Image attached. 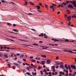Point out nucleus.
Here are the masks:
<instances>
[{
  "instance_id": "nucleus-1",
  "label": "nucleus",
  "mask_w": 76,
  "mask_h": 76,
  "mask_svg": "<svg viewBox=\"0 0 76 76\" xmlns=\"http://www.w3.org/2000/svg\"><path fill=\"white\" fill-rule=\"evenodd\" d=\"M57 7V6L54 4H53L52 6L50 7V8L52 9V11L53 12H54V11L55 10L54 9L56 8V7Z\"/></svg>"
},
{
  "instance_id": "nucleus-2",
  "label": "nucleus",
  "mask_w": 76,
  "mask_h": 76,
  "mask_svg": "<svg viewBox=\"0 0 76 76\" xmlns=\"http://www.w3.org/2000/svg\"><path fill=\"white\" fill-rule=\"evenodd\" d=\"M70 2L72 3V4L73 5V6H74V7H76V1L75 0H74L73 1H70Z\"/></svg>"
},
{
  "instance_id": "nucleus-3",
  "label": "nucleus",
  "mask_w": 76,
  "mask_h": 76,
  "mask_svg": "<svg viewBox=\"0 0 76 76\" xmlns=\"http://www.w3.org/2000/svg\"><path fill=\"white\" fill-rule=\"evenodd\" d=\"M60 64H61L60 66L59 67L60 68H64V63L63 62H61Z\"/></svg>"
},
{
  "instance_id": "nucleus-4",
  "label": "nucleus",
  "mask_w": 76,
  "mask_h": 76,
  "mask_svg": "<svg viewBox=\"0 0 76 76\" xmlns=\"http://www.w3.org/2000/svg\"><path fill=\"white\" fill-rule=\"evenodd\" d=\"M65 17H66V18H68V19H71V18H72V17L70 16H68L67 15L65 14Z\"/></svg>"
},
{
  "instance_id": "nucleus-5",
  "label": "nucleus",
  "mask_w": 76,
  "mask_h": 76,
  "mask_svg": "<svg viewBox=\"0 0 76 76\" xmlns=\"http://www.w3.org/2000/svg\"><path fill=\"white\" fill-rule=\"evenodd\" d=\"M55 66H53L51 67V68L52 70H53V72H56V70H55Z\"/></svg>"
},
{
  "instance_id": "nucleus-6",
  "label": "nucleus",
  "mask_w": 76,
  "mask_h": 76,
  "mask_svg": "<svg viewBox=\"0 0 76 76\" xmlns=\"http://www.w3.org/2000/svg\"><path fill=\"white\" fill-rule=\"evenodd\" d=\"M71 67L72 69H76V66L74 65H72L71 66Z\"/></svg>"
},
{
  "instance_id": "nucleus-7",
  "label": "nucleus",
  "mask_w": 76,
  "mask_h": 76,
  "mask_svg": "<svg viewBox=\"0 0 76 76\" xmlns=\"http://www.w3.org/2000/svg\"><path fill=\"white\" fill-rule=\"evenodd\" d=\"M8 54L7 53H4V57H5L6 58H8V56H7Z\"/></svg>"
},
{
  "instance_id": "nucleus-8",
  "label": "nucleus",
  "mask_w": 76,
  "mask_h": 76,
  "mask_svg": "<svg viewBox=\"0 0 76 76\" xmlns=\"http://www.w3.org/2000/svg\"><path fill=\"white\" fill-rule=\"evenodd\" d=\"M68 8H71V9H73V5H72L71 4H69L68 5Z\"/></svg>"
},
{
  "instance_id": "nucleus-9",
  "label": "nucleus",
  "mask_w": 76,
  "mask_h": 76,
  "mask_svg": "<svg viewBox=\"0 0 76 76\" xmlns=\"http://www.w3.org/2000/svg\"><path fill=\"white\" fill-rule=\"evenodd\" d=\"M42 64V65H44L45 63V61H42L41 62Z\"/></svg>"
},
{
  "instance_id": "nucleus-10",
  "label": "nucleus",
  "mask_w": 76,
  "mask_h": 76,
  "mask_svg": "<svg viewBox=\"0 0 76 76\" xmlns=\"http://www.w3.org/2000/svg\"><path fill=\"white\" fill-rule=\"evenodd\" d=\"M32 74V75L34 76H37L36 75H37V73H36V72H35L34 73L33 72H31Z\"/></svg>"
},
{
  "instance_id": "nucleus-11",
  "label": "nucleus",
  "mask_w": 76,
  "mask_h": 76,
  "mask_svg": "<svg viewBox=\"0 0 76 76\" xmlns=\"http://www.w3.org/2000/svg\"><path fill=\"white\" fill-rule=\"evenodd\" d=\"M64 67H65V68H66V70H68V69H69L68 66H67V64H64Z\"/></svg>"
},
{
  "instance_id": "nucleus-12",
  "label": "nucleus",
  "mask_w": 76,
  "mask_h": 76,
  "mask_svg": "<svg viewBox=\"0 0 76 76\" xmlns=\"http://www.w3.org/2000/svg\"><path fill=\"white\" fill-rule=\"evenodd\" d=\"M47 64H50V63H51V61H50V60L48 59V60L47 61Z\"/></svg>"
},
{
  "instance_id": "nucleus-13",
  "label": "nucleus",
  "mask_w": 76,
  "mask_h": 76,
  "mask_svg": "<svg viewBox=\"0 0 76 76\" xmlns=\"http://www.w3.org/2000/svg\"><path fill=\"white\" fill-rule=\"evenodd\" d=\"M44 35V34L41 33L39 35V37H42Z\"/></svg>"
},
{
  "instance_id": "nucleus-14",
  "label": "nucleus",
  "mask_w": 76,
  "mask_h": 76,
  "mask_svg": "<svg viewBox=\"0 0 76 76\" xmlns=\"http://www.w3.org/2000/svg\"><path fill=\"white\" fill-rule=\"evenodd\" d=\"M13 31H14L15 32H18V30L16 29H14L12 30Z\"/></svg>"
},
{
  "instance_id": "nucleus-15",
  "label": "nucleus",
  "mask_w": 76,
  "mask_h": 76,
  "mask_svg": "<svg viewBox=\"0 0 76 76\" xmlns=\"http://www.w3.org/2000/svg\"><path fill=\"white\" fill-rule=\"evenodd\" d=\"M66 11L68 13V14H70V10H66Z\"/></svg>"
},
{
  "instance_id": "nucleus-16",
  "label": "nucleus",
  "mask_w": 76,
  "mask_h": 76,
  "mask_svg": "<svg viewBox=\"0 0 76 76\" xmlns=\"http://www.w3.org/2000/svg\"><path fill=\"white\" fill-rule=\"evenodd\" d=\"M55 63H56V65H59L60 63H59V62H55Z\"/></svg>"
},
{
  "instance_id": "nucleus-17",
  "label": "nucleus",
  "mask_w": 76,
  "mask_h": 76,
  "mask_svg": "<svg viewBox=\"0 0 76 76\" xmlns=\"http://www.w3.org/2000/svg\"><path fill=\"white\" fill-rule=\"evenodd\" d=\"M36 7L37 8V9H39V10L40 9V7H39V6L37 5L36 6Z\"/></svg>"
},
{
  "instance_id": "nucleus-18",
  "label": "nucleus",
  "mask_w": 76,
  "mask_h": 76,
  "mask_svg": "<svg viewBox=\"0 0 76 76\" xmlns=\"http://www.w3.org/2000/svg\"><path fill=\"white\" fill-rule=\"evenodd\" d=\"M26 75H28V76H30V75H31V73L29 72H26Z\"/></svg>"
},
{
  "instance_id": "nucleus-19",
  "label": "nucleus",
  "mask_w": 76,
  "mask_h": 76,
  "mask_svg": "<svg viewBox=\"0 0 76 76\" xmlns=\"http://www.w3.org/2000/svg\"><path fill=\"white\" fill-rule=\"evenodd\" d=\"M30 4H31V5H35V4L32 2H30Z\"/></svg>"
},
{
  "instance_id": "nucleus-20",
  "label": "nucleus",
  "mask_w": 76,
  "mask_h": 76,
  "mask_svg": "<svg viewBox=\"0 0 76 76\" xmlns=\"http://www.w3.org/2000/svg\"><path fill=\"white\" fill-rule=\"evenodd\" d=\"M36 60H40L41 59V58H40L39 57H36Z\"/></svg>"
},
{
  "instance_id": "nucleus-21",
  "label": "nucleus",
  "mask_w": 76,
  "mask_h": 76,
  "mask_svg": "<svg viewBox=\"0 0 76 76\" xmlns=\"http://www.w3.org/2000/svg\"><path fill=\"white\" fill-rule=\"evenodd\" d=\"M76 18V16L74 15L71 17V19H72V18Z\"/></svg>"
},
{
  "instance_id": "nucleus-22",
  "label": "nucleus",
  "mask_w": 76,
  "mask_h": 76,
  "mask_svg": "<svg viewBox=\"0 0 76 76\" xmlns=\"http://www.w3.org/2000/svg\"><path fill=\"white\" fill-rule=\"evenodd\" d=\"M27 14L28 15H34V14H32L31 13H27Z\"/></svg>"
},
{
  "instance_id": "nucleus-23",
  "label": "nucleus",
  "mask_w": 76,
  "mask_h": 76,
  "mask_svg": "<svg viewBox=\"0 0 76 76\" xmlns=\"http://www.w3.org/2000/svg\"><path fill=\"white\" fill-rule=\"evenodd\" d=\"M41 57H44L45 58H46V56H45V55H42Z\"/></svg>"
},
{
  "instance_id": "nucleus-24",
  "label": "nucleus",
  "mask_w": 76,
  "mask_h": 76,
  "mask_svg": "<svg viewBox=\"0 0 76 76\" xmlns=\"http://www.w3.org/2000/svg\"><path fill=\"white\" fill-rule=\"evenodd\" d=\"M14 64L15 65V66H19L18 64H16L15 63H14Z\"/></svg>"
},
{
  "instance_id": "nucleus-25",
  "label": "nucleus",
  "mask_w": 76,
  "mask_h": 76,
  "mask_svg": "<svg viewBox=\"0 0 76 76\" xmlns=\"http://www.w3.org/2000/svg\"><path fill=\"white\" fill-rule=\"evenodd\" d=\"M48 74H49V76H51V72H49L48 73Z\"/></svg>"
},
{
  "instance_id": "nucleus-26",
  "label": "nucleus",
  "mask_w": 76,
  "mask_h": 76,
  "mask_svg": "<svg viewBox=\"0 0 76 76\" xmlns=\"http://www.w3.org/2000/svg\"><path fill=\"white\" fill-rule=\"evenodd\" d=\"M24 57V55H22L20 56V57L21 58H23V57Z\"/></svg>"
},
{
  "instance_id": "nucleus-27",
  "label": "nucleus",
  "mask_w": 76,
  "mask_h": 76,
  "mask_svg": "<svg viewBox=\"0 0 76 76\" xmlns=\"http://www.w3.org/2000/svg\"><path fill=\"white\" fill-rule=\"evenodd\" d=\"M62 4H63L64 6H66V5H67V4H66V3L64 2H63L62 3Z\"/></svg>"
},
{
  "instance_id": "nucleus-28",
  "label": "nucleus",
  "mask_w": 76,
  "mask_h": 76,
  "mask_svg": "<svg viewBox=\"0 0 76 76\" xmlns=\"http://www.w3.org/2000/svg\"><path fill=\"white\" fill-rule=\"evenodd\" d=\"M68 52H69V53H73V51H72L71 50H68Z\"/></svg>"
},
{
  "instance_id": "nucleus-29",
  "label": "nucleus",
  "mask_w": 76,
  "mask_h": 76,
  "mask_svg": "<svg viewBox=\"0 0 76 76\" xmlns=\"http://www.w3.org/2000/svg\"><path fill=\"white\" fill-rule=\"evenodd\" d=\"M40 74H41V75H43V73H42L43 72L42 71H40Z\"/></svg>"
},
{
  "instance_id": "nucleus-30",
  "label": "nucleus",
  "mask_w": 76,
  "mask_h": 76,
  "mask_svg": "<svg viewBox=\"0 0 76 76\" xmlns=\"http://www.w3.org/2000/svg\"><path fill=\"white\" fill-rule=\"evenodd\" d=\"M31 61H32V62H35L36 61L35 60H31Z\"/></svg>"
},
{
  "instance_id": "nucleus-31",
  "label": "nucleus",
  "mask_w": 76,
  "mask_h": 76,
  "mask_svg": "<svg viewBox=\"0 0 76 76\" xmlns=\"http://www.w3.org/2000/svg\"><path fill=\"white\" fill-rule=\"evenodd\" d=\"M11 37L12 38H14V39H16L17 38V37H13L12 36H11Z\"/></svg>"
},
{
  "instance_id": "nucleus-32",
  "label": "nucleus",
  "mask_w": 76,
  "mask_h": 76,
  "mask_svg": "<svg viewBox=\"0 0 76 76\" xmlns=\"http://www.w3.org/2000/svg\"><path fill=\"white\" fill-rule=\"evenodd\" d=\"M69 69L70 70L71 69V67H70V65L68 66Z\"/></svg>"
},
{
  "instance_id": "nucleus-33",
  "label": "nucleus",
  "mask_w": 76,
  "mask_h": 76,
  "mask_svg": "<svg viewBox=\"0 0 76 76\" xmlns=\"http://www.w3.org/2000/svg\"><path fill=\"white\" fill-rule=\"evenodd\" d=\"M61 7H64V6H63V4H61Z\"/></svg>"
},
{
  "instance_id": "nucleus-34",
  "label": "nucleus",
  "mask_w": 76,
  "mask_h": 76,
  "mask_svg": "<svg viewBox=\"0 0 76 76\" xmlns=\"http://www.w3.org/2000/svg\"><path fill=\"white\" fill-rule=\"evenodd\" d=\"M27 4H28V2L26 1L25 2V5H27Z\"/></svg>"
},
{
  "instance_id": "nucleus-35",
  "label": "nucleus",
  "mask_w": 76,
  "mask_h": 76,
  "mask_svg": "<svg viewBox=\"0 0 76 76\" xmlns=\"http://www.w3.org/2000/svg\"><path fill=\"white\" fill-rule=\"evenodd\" d=\"M7 25L10 26V25H11V24L10 23H7Z\"/></svg>"
},
{
  "instance_id": "nucleus-36",
  "label": "nucleus",
  "mask_w": 76,
  "mask_h": 76,
  "mask_svg": "<svg viewBox=\"0 0 76 76\" xmlns=\"http://www.w3.org/2000/svg\"><path fill=\"white\" fill-rule=\"evenodd\" d=\"M33 45H36L37 46H38V45L37 44H34Z\"/></svg>"
},
{
  "instance_id": "nucleus-37",
  "label": "nucleus",
  "mask_w": 76,
  "mask_h": 76,
  "mask_svg": "<svg viewBox=\"0 0 76 76\" xmlns=\"http://www.w3.org/2000/svg\"><path fill=\"white\" fill-rule=\"evenodd\" d=\"M27 70H28V71H29V68L28 67H27Z\"/></svg>"
},
{
  "instance_id": "nucleus-38",
  "label": "nucleus",
  "mask_w": 76,
  "mask_h": 76,
  "mask_svg": "<svg viewBox=\"0 0 76 76\" xmlns=\"http://www.w3.org/2000/svg\"><path fill=\"white\" fill-rule=\"evenodd\" d=\"M70 24H71V22H69V23L68 24V26H69V25H70Z\"/></svg>"
},
{
  "instance_id": "nucleus-39",
  "label": "nucleus",
  "mask_w": 76,
  "mask_h": 76,
  "mask_svg": "<svg viewBox=\"0 0 76 76\" xmlns=\"http://www.w3.org/2000/svg\"><path fill=\"white\" fill-rule=\"evenodd\" d=\"M65 41H66V42H69V41L67 39H65Z\"/></svg>"
},
{
  "instance_id": "nucleus-40",
  "label": "nucleus",
  "mask_w": 76,
  "mask_h": 76,
  "mask_svg": "<svg viewBox=\"0 0 76 76\" xmlns=\"http://www.w3.org/2000/svg\"><path fill=\"white\" fill-rule=\"evenodd\" d=\"M18 63H20H20H21V61H18Z\"/></svg>"
},
{
  "instance_id": "nucleus-41",
  "label": "nucleus",
  "mask_w": 76,
  "mask_h": 76,
  "mask_svg": "<svg viewBox=\"0 0 76 76\" xmlns=\"http://www.w3.org/2000/svg\"><path fill=\"white\" fill-rule=\"evenodd\" d=\"M69 3V1H66V4H68V3Z\"/></svg>"
},
{
  "instance_id": "nucleus-42",
  "label": "nucleus",
  "mask_w": 76,
  "mask_h": 76,
  "mask_svg": "<svg viewBox=\"0 0 76 76\" xmlns=\"http://www.w3.org/2000/svg\"><path fill=\"white\" fill-rule=\"evenodd\" d=\"M63 51H65L66 52H68V51L69 50H63Z\"/></svg>"
},
{
  "instance_id": "nucleus-43",
  "label": "nucleus",
  "mask_w": 76,
  "mask_h": 76,
  "mask_svg": "<svg viewBox=\"0 0 76 76\" xmlns=\"http://www.w3.org/2000/svg\"><path fill=\"white\" fill-rule=\"evenodd\" d=\"M54 42H55V41H59V40H57V39H55L54 40Z\"/></svg>"
},
{
  "instance_id": "nucleus-44",
  "label": "nucleus",
  "mask_w": 76,
  "mask_h": 76,
  "mask_svg": "<svg viewBox=\"0 0 76 76\" xmlns=\"http://www.w3.org/2000/svg\"><path fill=\"white\" fill-rule=\"evenodd\" d=\"M37 10L38 11V12H42V11L41 10Z\"/></svg>"
},
{
  "instance_id": "nucleus-45",
  "label": "nucleus",
  "mask_w": 76,
  "mask_h": 76,
  "mask_svg": "<svg viewBox=\"0 0 76 76\" xmlns=\"http://www.w3.org/2000/svg\"><path fill=\"white\" fill-rule=\"evenodd\" d=\"M52 50V51H58V50H55V49Z\"/></svg>"
},
{
  "instance_id": "nucleus-46",
  "label": "nucleus",
  "mask_w": 76,
  "mask_h": 76,
  "mask_svg": "<svg viewBox=\"0 0 76 76\" xmlns=\"http://www.w3.org/2000/svg\"><path fill=\"white\" fill-rule=\"evenodd\" d=\"M1 1L2 2V3H5V1H4V0H2Z\"/></svg>"
},
{
  "instance_id": "nucleus-47",
  "label": "nucleus",
  "mask_w": 76,
  "mask_h": 76,
  "mask_svg": "<svg viewBox=\"0 0 76 76\" xmlns=\"http://www.w3.org/2000/svg\"><path fill=\"white\" fill-rule=\"evenodd\" d=\"M9 39V40H10V41H12V42H14V40H12L10 39Z\"/></svg>"
},
{
  "instance_id": "nucleus-48",
  "label": "nucleus",
  "mask_w": 76,
  "mask_h": 76,
  "mask_svg": "<svg viewBox=\"0 0 76 76\" xmlns=\"http://www.w3.org/2000/svg\"><path fill=\"white\" fill-rule=\"evenodd\" d=\"M23 72H26V71L25 69H23Z\"/></svg>"
},
{
  "instance_id": "nucleus-49",
  "label": "nucleus",
  "mask_w": 76,
  "mask_h": 76,
  "mask_svg": "<svg viewBox=\"0 0 76 76\" xmlns=\"http://www.w3.org/2000/svg\"><path fill=\"white\" fill-rule=\"evenodd\" d=\"M26 64V65H27V66H29L30 64H27V63H25Z\"/></svg>"
},
{
  "instance_id": "nucleus-50",
  "label": "nucleus",
  "mask_w": 76,
  "mask_h": 76,
  "mask_svg": "<svg viewBox=\"0 0 76 76\" xmlns=\"http://www.w3.org/2000/svg\"><path fill=\"white\" fill-rule=\"evenodd\" d=\"M39 42V43H43V42H42V41H40Z\"/></svg>"
},
{
  "instance_id": "nucleus-51",
  "label": "nucleus",
  "mask_w": 76,
  "mask_h": 76,
  "mask_svg": "<svg viewBox=\"0 0 76 76\" xmlns=\"http://www.w3.org/2000/svg\"><path fill=\"white\" fill-rule=\"evenodd\" d=\"M12 68H13V69H14L15 70V66H13V67H12Z\"/></svg>"
},
{
  "instance_id": "nucleus-52",
  "label": "nucleus",
  "mask_w": 76,
  "mask_h": 76,
  "mask_svg": "<svg viewBox=\"0 0 76 76\" xmlns=\"http://www.w3.org/2000/svg\"><path fill=\"white\" fill-rule=\"evenodd\" d=\"M43 72H47V71H46L45 69H44Z\"/></svg>"
},
{
  "instance_id": "nucleus-53",
  "label": "nucleus",
  "mask_w": 76,
  "mask_h": 76,
  "mask_svg": "<svg viewBox=\"0 0 76 76\" xmlns=\"http://www.w3.org/2000/svg\"><path fill=\"white\" fill-rule=\"evenodd\" d=\"M23 61H26V60L25 59H23Z\"/></svg>"
},
{
  "instance_id": "nucleus-54",
  "label": "nucleus",
  "mask_w": 76,
  "mask_h": 76,
  "mask_svg": "<svg viewBox=\"0 0 76 76\" xmlns=\"http://www.w3.org/2000/svg\"><path fill=\"white\" fill-rule=\"evenodd\" d=\"M65 72L66 73H68V70H66Z\"/></svg>"
},
{
  "instance_id": "nucleus-55",
  "label": "nucleus",
  "mask_w": 76,
  "mask_h": 76,
  "mask_svg": "<svg viewBox=\"0 0 76 76\" xmlns=\"http://www.w3.org/2000/svg\"><path fill=\"white\" fill-rule=\"evenodd\" d=\"M44 38H48V37L47 36H46L44 37Z\"/></svg>"
},
{
  "instance_id": "nucleus-56",
  "label": "nucleus",
  "mask_w": 76,
  "mask_h": 76,
  "mask_svg": "<svg viewBox=\"0 0 76 76\" xmlns=\"http://www.w3.org/2000/svg\"><path fill=\"white\" fill-rule=\"evenodd\" d=\"M57 73H58L57 72H55V75H56L57 74Z\"/></svg>"
},
{
  "instance_id": "nucleus-57",
  "label": "nucleus",
  "mask_w": 76,
  "mask_h": 76,
  "mask_svg": "<svg viewBox=\"0 0 76 76\" xmlns=\"http://www.w3.org/2000/svg\"><path fill=\"white\" fill-rule=\"evenodd\" d=\"M56 69H58V66H56Z\"/></svg>"
},
{
  "instance_id": "nucleus-58",
  "label": "nucleus",
  "mask_w": 76,
  "mask_h": 76,
  "mask_svg": "<svg viewBox=\"0 0 76 76\" xmlns=\"http://www.w3.org/2000/svg\"><path fill=\"white\" fill-rule=\"evenodd\" d=\"M31 66H34V64H31Z\"/></svg>"
},
{
  "instance_id": "nucleus-59",
  "label": "nucleus",
  "mask_w": 76,
  "mask_h": 76,
  "mask_svg": "<svg viewBox=\"0 0 76 76\" xmlns=\"http://www.w3.org/2000/svg\"><path fill=\"white\" fill-rule=\"evenodd\" d=\"M61 7V5H58V7Z\"/></svg>"
},
{
  "instance_id": "nucleus-60",
  "label": "nucleus",
  "mask_w": 76,
  "mask_h": 76,
  "mask_svg": "<svg viewBox=\"0 0 76 76\" xmlns=\"http://www.w3.org/2000/svg\"><path fill=\"white\" fill-rule=\"evenodd\" d=\"M38 69L39 70H40V69H41V67L39 66Z\"/></svg>"
},
{
  "instance_id": "nucleus-61",
  "label": "nucleus",
  "mask_w": 76,
  "mask_h": 76,
  "mask_svg": "<svg viewBox=\"0 0 76 76\" xmlns=\"http://www.w3.org/2000/svg\"><path fill=\"white\" fill-rule=\"evenodd\" d=\"M7 66H8L9 67H10V64H8Z\"/></svg>"
},
{
  "instance_id": "nucleus-62",
  "label": "nucleus",
  "mask_w": 76,
  "mask_h": 76,
  "mask_svg": "<svg viewBox=\"0 0 76 76\" xmlns=\"http://www.w3.org/2000/svg\"><path fill=\"white\" fill-rule=\"evenodd\" d=\"M46 70H47V71H50V69H46Z\"/></svg>"
},
{
  "instance_id": "nucleus-63",
  "label": "nucleus",
  "mask_w": 76,
  "mask_h": 76,
  "mask_svg": "<svg viewBox=\"0 0 76 76\" xmlns=\"http://www.w3.org/2000/svg\"><path fill=\"white\" fill-rule=\"evenodd\" d=\"M69 75V76H72V74L71 73H70Z\"/></svg>"
},
{
  "instance_id": "nucleus-64",
  "label": "nucleus",
  "mask_w": 76,
  "mask_h": 76,
  "mask_svg": "<svg viewBox=\"0 0 76 76\" xmlns=\"http://www.w3.org/2000/svg\"><path fill=\"white\" fill-rule=\"evenodd\" d=\"M13 26H16V24H14L13 25Z\"/></svg>"
}]
</instances>
